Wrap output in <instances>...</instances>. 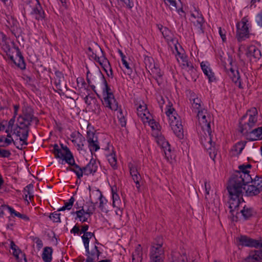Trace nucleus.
<instances>
[{"mask_svg":"<svg viewBox=\"0 0 262 262\" xmlns=\"http://www.w3.org/2000/svg\"><path fill=\"white\" fill-rule=\"evenodd\" d=\"M201 69L203 73L207 77L210 82L215 80L214 73L212 72L210 65L208 61H204L200 63Z\"/></svg>","mask_w":262,"mask_h":262,"instance_id":"dca6fc26","label":"nucleus"},{"mask_svg":"<svg viewBox=\"0 0 262 262\" xmlns=\"http://www.w3.org/2000/svg\"><path fill=\"white\" fill-rule=\"evenodd\" d=\"M246 142L240 141L236 143L232 148V150L235 151L237 155H239L246 145Z\"/></svg>","mask_w":262,"mask_h":262,"instance_id":"72a5a7b5","label":"nucleus"},{"mask_svg":"<svg viewBox=\"0 0 262 262\" xmlns=\"http://www.w3.org/2000/svg\"><path fill=\"white\" fill-rule=\"evenodd\" d=\"M258 112L255 107L249 110L239 121L240 132L243 135H248L257 121Z\"/></svg>","mask_w":262,"mask_h":262,"instance_id":"7ed1b4c3","label":"nucleus"},{"mask_svg":"<svg viewBox=\"0 0 262 262\" xmlns=\"http://www.w3.org/2000/svg\"><path fill=\"white\" fill-rule=\"evenodd\" d=\"M186 95L187 98L191 104V108L192 112L196 113V103L195 102V100L196 99L195 93L189 90L186 91Z\"/></svg>","mask_w":262,"mask_h":262,"instance_id":"aec40b11","label":"nucleus"},{"mask_svg":"<svg viewBox=\"0 0 262 262\" xmlns=\"http://www.w3.org/2000/svg\"><path fill=\"white\" fill-rule=\"evenodd\" d=\"M34 241H35V243L38 248H41L42 247L43 243L42 241L39 238L37 237H35L34 239Z\"/></svg>","mask_w":262,"mask_h":262,"instance_id":"e2e57ef3","label":"nucleus"},{"mask_svg":"<svg viewBox=\"0 0 262 262\" xmlns=\"http://www.w3.org/2000/svg\"><path fill=\"white\" fill-rule=\"evenodd\" d=\"M247 21V19L244 17L241 21L237 24L236 37L238 41H242L249 37V32Z\"/></svg>","mask_w":262,"mask_h":262,"instance_id":"9d476101","label":"nucleus"},{"mask_svg":"<svg viewBox=\"0 0 262 262\" xmlns=\"http://www.w3.org/2000/svg\"><path fill=\"white\" fill-rule=\"evenodd\" d=\"M251 168L250 164L239 165L238 166L239 170L236 171L229 181L227 190L229 195L228 201L229 212L233 221H237V215L239 213V206L244 201L243 186L248 184L252 180L248 170Z\"/></svg>","mask_w":262,"mask_h":262,"instance_id":"f257e3e1","label":"nucleus"},{"mask_svg":"<svg viewBox=\"0 0 262 262\" xmlns=\"http://www.w3.org/2000/svg\"><path fill=\"white\" fill-rule=\"evenodd\" d=\"M75 198L73 196H72L69 200L68 202L64 203V206L66 208L67 210H70L75 202Z\"/></svg>","mask_w":262,"mask_h":262,"instance_id":"09e8293b","label":"nucleus"},{"mask_svg":"<svg viewBox=\"0 0 262 262\" xmlns=\"http://www.w3.org/2000/svg\"><path fill=\"white\" fill-rule=\"evenodd\" d=\"M132 177L133 180H134V182L136 184L137 188L138 190H139L140 187L139 182H140V180L141 179V177L140 174H139V173H138V174L133 175V176H132Z\"/></svg>","mask_w":262,"mask_h":262,"instance_id":"a18cd8bd","label":"nucleus"},{"mask_svg":"<svg viewBox=\"0 0 262 262\" xmlns=\"http://www.w3.org/2000/svg\"><path fill=\"white\" fill-rule=\"evenodd\" d=\"M11 154L10 150L2 149V158H9L11 156Z\"/></svg>","mask_w":262,"mask_h":262,"instance_id":"bf43d9fd","label":"nucleus"},{"mask_svg":"<svg viewBox=\"0 0 262 262\" xmlns=\"http://www.w3.org/2000/svg\"><path fill=\"white\" fill-rule=\"evenodd\" d=\"M97 78H100L103 84L104 88L103 89L102 95L103 96V100L102 101L103 104L105 107H108L112 111H116L118 108V103L114 98L113 93L111 92V90L108 86L107 82L101 72L99 75L96 76Z\"/></svg>","mask_w":262,"mask_h":262,"instance_id":"20e7f679","label":"nucleus"},{"mask_svg":"<svg viewBox=\"0 0 262 262\" xmlns=\"http://www.w3.org/2000/svg\"><path fill=\"white\" fill-rule=\"evenodd\" d=\"M6 210H8L11 213V215H14L15 216H17L18 212L16 211L13 208L9 206V205H6Z\"/></svg>","mask_w":262,"mask_h":262,"instance_id":"052dcab7","label":"nucleus"},{"mask_svg":"<svg viewBox=\"0 0 262 262\" xmlns=\"http://www.w3.org/2000/svg\"><path fill=\"white\" fill-rule=\"evenodd\" d=\"M53 149L52 153L54 155L55 158L56 159H60L65 161V158L67 157L66 152H62L61 149L59 148L57 144H55L53 145Z\"/></svg>","mask_w":262,"mask_h":262,"instance_id":"bb28decb","label":"nucleus"},{"mask_svg":"<svg viewBox=\"0 0 262 262\" xmlns=\"http://www.w3.org/2000/svg\"><path fill=\"white\" fill-rule=\"evenodd\" d=\"M101 253L98 250V247L95 246L94 248L93 249L91 252L89 251V253H87L88 257L85 262H94L97 261V262H111L110 259H101L99 260V256Z\"/></svg>","mask_w":262,"mask_h":262,"instance_id":"f8f14e48","label":"nucleus"},{"mask_svg":"<svg viewBox=\"0 0 262 262\" xmlns=\"http://www.w3.org/2000/svg\"><path fill=\"white\" fill-rule=\"evenodd\" d=\"M89 225H84L81 226V229L79 233V234H81L82 233L85 234L86 232H87L88 230L89 229Z\"/></svg>","mask_w":262,"mask_h":262,"instance_id":"338daca9","label":"nucleus"},{"mask_svg":"<svg viewBox=\"0 0 262 262\" xmlns=\"http://www.w3.org/2000/svg\"><path fill=\"white\" fill-rule=\"evenodd\" d=\"M204 132L205 136L201 137V143L208 151L211 159L214 160L217 155V149L215 147V143L212 142L211 128L209 130Z\"/></svg>","mask_w":262,"mask_h":262,"instance_id":"0eeeda50","label":"nucleus"},{"mask_svg":"<svg viewBox=\"0 0 262 262\" xmlns=\"http://www.w3.org/2000/svg\"><path fill=\"white\" fill-rule=\"evenodd\" d=\"M17 217H18L25 221H29L30 220L29 217L25 214H21L19 212L18 213Z\"/></svg>","mask_w":262,"mask_h":262,"instance_id":"774afa93","label":"nucleus"},{"mask_svg":"<svg viewBox=\"0 0 262 262\" xmlns=\"http://www.w3.org/2000/svg\"><path fill=\"white\" fill-rule=\"evenodd\" d=\"M204 188L205 190V199H207V195L209 194V191L211 189V186L209 182L205 180L204 182Z\"/></svg>","mask_w":262,"mask_h":262,"instance_id":"3c124183","label":"nucleus"},{"mask_svg":"<svg viewBox=\"0 0 262 262\" xmlns=\"http://www.w3.org/2000/svg\"><path fill=\"white\" fill-rule=\"evenodd\" d=\"M63 79H55V84L56 88L58 91H61L63 88V83L61 84V81Z\"/></svg>","mask_w":262,"mask_h":262,"instance_id":"8fccbe9b","label":"nucleus"},{"mask_svg":"<svg viewBox=\"0 0 262 262\" xmlns=\"http://www.w3.org/2000/svg\"><path fill=\"white\" fill-rule=\"evenodd\" d=\"M81 238L83 242L84 246L85 247L86 251L87 253H89V244L90 238H89L88 237H85L84 235H82L81 236Z\"/></svg>","mask_w":262,"mask_h":262,"instance_id":"864d4df0","label":"nucleus"},{"mask_svg":"<svg viewBox=\"0 0 262 262\" xmlns=\"http://www.w3.org/2000/svg\"><path fill=\"white\" fill-rule=\"evenodd\" d=\"M145 68L149 71L155 65L154 59L149 56H145L144 60Z\"/></svg>","mask_w":262,"mask_h":262,"instance_id":"c9c22d12","label":"nucleus"},{"mask_svg":"<svg viewBox=\"0 0 262 262\" xmlns=\"http://www.w3.org/2000/svg\"><path fill=\"white\" fill-rule=\"evenodd\" d=\"M120 115L118 116L119 121L122 127H125L126 125V120L124 116L123 115L122 111L120 110L119 111Z\"/></svg>","mask_w":262,"mask_h":262,"instance_id":"de8ad7c7","label":"nucleus"},{"mask_svg":"<svg viewBox=\"0 0 262 262\" xmlns=\"http://www.w3.org/2000/svg\"><path fill=\"white\" fill-rule=\"evenodd\" d=\"M98 166L95 160L91 159L87 165L82 167L83 174L86 176L90 174L94 175L97 171Z\"/></svg>","mask_w":262,"mask_h":262,"instance_id":"2eb2a0df","label":"nucleus"},{"mask_svg":"<svg viewBox=\"0 0 262 262\" xmlns=\"http://www.w3.org/2000/svg\"><path fill=\"white\" fill-rule=\"evenodd\" d=\"M93 104V110L95 113L99 114L100 113L101 110H100V106L97 100L96 99V104Z\"/></svg>","mask_w":262,"mask_h":262,"instance_id":"13d9d810","label":"nucleus"},{"mask_svg":"<svg viewBox=\"0 0 262 262\" xmlns=\"http://www.w3.org/2000/svg\"><path fill=\"white\" fill-rule=\"evenodd\" d=\"M246 55L250 59L253 58L255 60L260 59L261 56L260 51L255 46H249L247 49Z\"/></svg>","mask_w":262,"mask_h":262,"instance_id":"f3484780","label":"nucleus"},{"mask_svg":"<svg viewBox=\"0 0 262 262\" xmlns=\"http://www.w3.org/2000/svg\"><path fill=\"white\" fill-rule=\"evenodd\" d=\"M112 151L108 156V161L111 166L115 169L117 168V158L114 151L112 150Z\"/></svg>","mask_w":262,"mask_h":262,"instance_id":"f704fd0d","label":"nucleus"},{"mask_svg":"<svg viewBox=\"0 0 262 262\" xmlns=\"http://www.w3.org/2000/svg\"><path fill=\"white\" fill-rule=\"evenodd\" d=\"M248 134L252 140L262 139V126L252 129Z\"/></svg>","mask_w":262,"mask_h":262,"instance_id":"cd10ccee","label":"nucleus"},{"mask_svg":"<svg viewBox=\"0 0 262 262\" xmlns=\"http://www.w3.org/2000/svg\"><path fill=\"white\" fill-rule=\"evenodd\" d=\"M166 115L169 119V125L176 136L182 139L184 137L183 128L180 118L176 113L173 108H169L166 112Z\"/></svg>","mask_w":262,"mask_h":262,"instance_id":"39448f33","label":"nucleus"},{"mask_svg":"<svg viewBox=\"0 0 262 262\" xmlns=\"http://www.w3.org/2000/svg\"><path fill=\"white\" fill-rule=\"evenodd\" d=\"M246 184L245 186H243V190L246 191V195L248 196H254L258 194L261 191L259 188L256 186V185L252 183L251 185H247L246 187Z\"/></svg>","mask_w":262,"mask_h":262,"instance_id":"a211bd4d","label":"nucleus"},{"mask_svg":"<svg viewBox=\"0 0 262 262\" xmlns=\"http://www.w3.org/2000/svg\"><path fill=\"white\" fill-rule=\"evenodd\" d=\"M103 195L101 193H100L98 199L100 201L99 207L101 209L102 211H104V205H103V201L102 200Z\"/></svg>","mask_w":262,"mask_h":262,"instance_id":"680f3d73","label":"nucleus"},{"mask_svg":"<svg viewBox=\"0 0 262 262\" xmlns=\"http://www.w3.org/2000/svg\"><path fill=\"white\" fill-rule=\"evenodd\" d=\"M206 26V23L202 16V14L200 13L198 11V28L200 29L202 33H204V29Z\"/></svg>","mask_w":262,"mask_h":262,"instance_id":"2f4dec72","label":"nucleus"},{"mask_svg":"<svg viewBox=\"0 0 262 262\" xmlns=\"http://www.w3.org/2000/svg\"><path fill=\"white\" fill-rule=\"evenodd\" d=\"M149 125L150 126L152 129H156L158 131V133L157 134V138L159 137V134H161L160 131L161 129V126L160 124L156 122L154 119H150L149 121Z\"/></svg>","mask_w":262,"mask_h":262,"instance_id":"e433bc0d","label":"nucleus"},{"mask_svg":"<svg viewBox=\"0 0 262 262\" xmlns=\"http://www.w3.org/2000/svg\"><path fill=\"white\" fill-rule=\"evenodd\" d=\"M34 121L35 124L39 123L38 118L34 116L33 108L28 105L22 107V114L17 118V123L15 128L19 129H30L29 127L31 123Z\"/></svg>","mask_w":262,"mask_h":262,"instance_id":"f03ea898","label":"nucleus"},{"mask_svg":"<svg viewBox=\"0 0 262 262\" xmlns=\"http://www.w3.org/2000/svg\"><path fill=\"white\" fill-rule=\"evenodd\" d=\"M122 60V63L124 65V67L126 69V70H127V74L128 75H130L132 72V68L129 67V63L127 62V61H126V60L125 59H123Z\"/></svg>","mask_w":262,"mask_h":262,"instance_id":"5fc2aeb1","label":"nucleus"},{"mask_svg":"<svg viewBox=\"0 0 262 262\" xmlns=\"http://www.w3.org/2000/svg\"><path fill=\"white\" fill-rule=\"evenodd\" d=\"M219 33L223 42L226 41V31L225 29H222L221 27L219 28Z\"/></svg>","mask_w":262,"mask_h":262,"instance_id":"603ef678","label":"nucleus"},{"mask_svg":"<svg viewBox=\"0 0 262 262\" xmlns=\"http://www.w3.org/2000/svg\"><path fill=\"white\" fill-rule=\"evenodd\" d=\"M60 145L61 146L60 149H62L64 152H66V154L67 155L65 160L67 159V158H70L71 156H73L70 149L67 146H64L62 143Z\"/></svg>","mask_w":262,"mask_h":262,"instance_id":"49530a36","label":"nucleus"},{"mask_svg":"<svg viewBox=\"0 0 262 262\" xmlns=\"http://www.w3.org/2000/svg\"><path fill=\"white\" fill-rule=\"evenodd\" d=\"M18 128H15L14 129V134H16L17 137H19L20 141L23 142L21 145H28L27 140L30 129H19V130H18Z\"/></svg>","mask_w":262,"mask_h":262,"instance_id":"6ab92c4d","label":"nucleus"},{"mask_svg":"<svg viewBox=\"0 0 262 262\" xmlns=\"http://www.w3.org/2000/svg\"><path fill=\"white\" fill-rule=\"evenodd\" d=\"M238 246L258 248L262 247V241L256 240L246 235H241L236 238Z\"/></svg>","mask_w":262,"mask_h":262,"instance_id":"1a4fd4ad","label":"nucleus"},{"mask_svg":"<svg viewBox=\"0 0 262 262\" xmlns=\"http://www.w3.org/2000/svg\"><path fill=\"white\" fill-rule=\"evenodd\" d=\"M229 76L231 77L233 82L235 83H238L239 88H242L241 84V80L239 76V73L238 70L234 71L233 68H230Z\"/></svg>","mask_w":262,"mask_h":262,"instance_id":"a878e982","label":"nucleus"},{"mask_svg":"<svg viewBox=\"0 0 262 262\" xmlns=\"http://www.w3.org/2000/svg\"><path fill=\"white\" fill-rule=\"evenodd\" d=\"M58 211H55L50 214L49 217L55 223H60V213H58Z\"/></svg>","mask_w":262,"mask_h":262,"instance_id":"79ce46f5","label":"nucleus"},{"mask_svg":"<svg viewBox=\"0 0 262 262\" xmlns=\"http://www.w3.org/2000/svg\"><path fill=\"white\" fill-rule=\"evenodd\" d=\"M262 248V247H259ZM254 260L255 261L262 262V250H252L249 254L246 260Z\"/></svg>","mask_w":262,"mask_h":262,"instance_id":"b1692460","label":"nucleus"},{"mask_svg":"<svg viewBox=\"0 0 262 262\" xmlns=\"http://www.w3.org/2000/svg\"><path fill=\"white\" fill-rule=\"evenodd\" d=\"M30 2L34 5L31 14L34 15L36 19L38 20H43L45 18V13L39 1L31 0Z\"/></svg>","mask_w":262,"mask_h":262,"instance_id":"9b49d317","label":"nucleus"},{"mask_svg":"<svg viewBox=\"0 0 262 262\" xmlns=\"http://www.w3.org/2000/svg\"><path fill=\"white\" fill-rule=\"evenodd\" d=\"M150 70L154 74V77L156 80L158 79V78H161L163 75L160 69L158 66H156V64Z\"/></svg>","mask_w":262,"mask_h":262,"instance_id":"58836bf2","label":"nucleus"},{"mask_svg":"<svg viewBox=\"0 0 262 262\" xmlns=\"http://www.w3.org/2000/svg\"><path fill=\"white\" fill-rule=\"evenodd\" d=\"M86 138H87L88 142H89V139H93V140H95L94 139L95 134L93 132H91L90 130L87 131Z\"/></svg>","mask_w":262,"mask_h":262,"instance_id":"0e129e2a","label":"nucleus"},{"mask_svg":"<svg viewBox=\"0 0 262 262\" xmlns=\"http://www.w3.org/2000/svg\"><path fill=\"white\" fill-rule=\"evenodd\" d=\"M17 56L18 59L17 62H16V64H15L20 69H25L26 68V63L21 53L19 52L18 55H17Z\"/></svg>","mask_w":262,"mask_h":262,"instance_id":"4c0bfd02","label":"nucleus"},{"mask_svg":"<svg viewBox=\"0 0 262 262\" xmlns=\"http://www.w3.org/2000/svg\"><path fill=\"white\" fill-rule=\"evenodd\" d=\"M161 33L165 38L168 39V37H169L171 32L167 28L164 27Z\"/></svg>","mask_w":262,"mask_h":262,"instance_id":"6e6d98bb","label":"nucleus"},{"mask_svg":"<svg viewBox=\"0 0 262 262\" xmlns=\"http://www.w3.org/2000/svg\"><path fill=\"white\" fill-rule=\"evenodd\" d=\"M96 139L93 140V139H89L88 144H89V148L90 150L91 151L92 154L94 151H96L100 148V146L97 139V138H95Z\"/></svg>","mask_w":262,"mask_h":262,"instance_id":"7c9ffc66","label":"nucleus"},{"mask_svg":"<svg viewBox=\"0 0 262 262\" xmlns=\"http://www.w3.org/2000/svg\"><path fill=\"white\" fill-rule=\"evenodd\" d=\"M76 214L77 217H80V216H83L86 214L85 210H84L83 207L82 206L81 207V209L79 210L76 211V212H72V214Z\"/></svg>","mask_w":262,"mask_h":262,"instance_id":"4d7b16f0","label":"nucleus"},{"mask_svg":"<svg viewBox=\"0 0 262 262\" xmlns=\"http://www.w3.org/2000/svg\"><path fill=\"white\" fill-rule=\"evenodd\" d=\"M65 161L69 165L73 167V172L76 174L77 178L80 179L83 177V170L82 167H80L75 163L74 156H72L70 158H67Z\"/></svg>","mask_w":262,"mask_h":262,"instance_id":"ddd939ff","label":"nucleus"},{"mask_svg":"<svg viewBox=\"0 0 262 262\" xmlns=\"http://www.w3.org/2000/svg\"><path fill=\"white\" fill-rule=\"evenodd\" d=\"M245 219L247 220L253 216L254 212L252 208L244 206L243 209L240 211Z\"/></svg>","mask_w":262,"mask_h":262,"instance_id":"473e14b6","label":"nucleus"},{"mask_svg":"<svg viewBox=\"0 0 262 262\" xmlns=\"http://www.w3.org/2000/svg\"><path fill=\"white\" fill-rule=\"evenodd\" d=\"M52 252L53 249L51 247H46L44 248L42 254V258L44 262H51Z\"/></svg>","mask_w":262,"mask_h":262,"instance_id":"c85d7f7f","label":"nucleus"},{"mask_svg":"<svg viewBox=\"0 0 262 262\" xmlns=\"http://www.w3.org/2000/svg\"><path fill=\"white\" fill-rule=\"evenodd\" d=\"M96 98L93 95H88L84 98V102L88 105H91L92 104H96Z\"/></svg>","mask_w":262,"mask_h":262,"instance_id":"ea45409f","label":"nucleus"},{"mask_svg":"<svg viewBox=\"0 0 262 262\" xmlns=\"http://www.w3.org/2000/svg\"><path fill=\"white\" fill-rule=\"evenodd\" d=\"M72 142L75 144H76L78 150H84L85 139L84 137L79 132L77 133V138L75 139H73Z\"/></svg>","mask_w":262,"mask_h":262,"instance_id":"412c9836","label":"nucleus"},{"mask_svg":"<svg viewBox=\"0 0 262 262\" xmlns=\"http://www.w3.org/2000/svg\"><path fill=\"white\" fill-rule=\"evenodd\" d=\"M10 247L13 251V255L16 258L17 262H20L23 260H24L25 262L27 261L25 254L18 248L13 241L11 242Z\"/></svg>","mask_w":262,"mask_h":262,"instance_id":"4468645a","label":"nucleus"},{"mask_svg":"<svg viewBox=\"0 0 262 262\" xmlns=\"http://www.w3.org/2000/svg\"><path fill=\"white\" fill-rule=\"evenodd\" d=\"M142 255V248L140 244H138L132 254L133 261L142 262L143 260Z\"/></svg>","mask_w":262,"mask_h":262,"instance_id":"4be33fe9","label":"nucleus"},{"mask_svg":"<svg viewBox=\"0 0 262 262\" xmlns=\"http://www.w3.org/2000/svg\"><path fill=\"white\" fill-rule=\"evenodd\" d=\"M250 182L256 185L260 190L262 191V176H255L254 179H252V180Z\"/></svg>","mask_w":262,"mask_h":262,"instance_id":"a19ab883","label":"nucleus"},{"mask_svg":"<svg viewBox=\"0 0 262 262\" xmlns=\"http://www.w3.org/2000/svg\"><path fill=\"white\" fill-rule=\"evenodd\" d=\"M33 184L31 183L26 186L24 189L23 191L25 192H26L27 193V194H25L24 196V199L25 201L27 202L28 204H29V202L27 200L28 195H29V198L30 200H31V199H33L34 198V195L32 192V190H33Z\"/></svg>","mask_w":262,"mask_h":262,"instance_id":"c756f323","label":"nucleus"},{"mask_svg":"<svg viewBox=\"0 0 262 262\" xmlns=\"http://www.w3.org/2000/svg\"><path fill=\"white\" fill-rule=\"evenodd\" d=\"M257 23L259 26L262 27V11L257 15Z\"/></svg>","mask_w":262,"mask_h":262,"instance_id":"69168bd1","label":"nucleus"},{"mask_svg":"<svg viewBox=\"0 0 262 262\" xmlns=\"http://www.w3.org/2000/svg\"><path fill=\"white\" fill-rule=\"evenodd\" d=\"M99 50L101 52V56H98L96 54H95L94 58L96 62H98L102 67L104 68L105 67H106L107 64L110 65V62L108 59L105 57L104 53L102 49L100 48Z\"/></svg>","mask_w":262,"mask_h":262,"instance_id":"393cba45","label":"nucleus"},{"mask_svg":"<svg viewBox=\"0 0 262 262\" xmlns=\"http://www.w3.org/2000/svg\"><path fill=\"white\" fill-rule=\"evenodd\" d=\"M151 262H163L165 259L163 239L158 237L151 244L149 253Z\"/></svg>","mask_w":262,"mask_h":262,"instance_id":"423d86ee","label":"nucleus"},{"mask_svg":"<svg viewBox=\"0 0 262 262\" xmlns=\"http://www.w3.org/2000/svg\"><path fill=\"white\" fill-rule=\"evenodd\" d=\"M165 4L169 6L171 10H177V3L176 1L173 0H163Z\"/></svg>","mask_w":262,"mask_h":262,"instance_id":"c03bdc74","label":"nucleus"},{"mask_svg":"<svg viewBox=\"0 0 262 262\" xmlns=\"http://www.w3.org/2000/svg\"><path fill=\"white\" fill-rule=\"evenodd\" d=\"M157 141L158 144L161 146L164 149L166 156L168 157L167 151L169 153L171 152L170 145L169 142L165 141L164 137L161 135L158 137V140Z\"/></svg>","mask_w":262,"mask_h":262,"instance_id":"5701e85b","label":"nucleus"},{"mask_svg":"<svg viewBox=\"0 0 262 262\" xmlns=\"http://www.w3.org/2000/svg\"><path fill=\"white\" fill-rule=\"evenodd\" d=\"M198 120L203 132L209 130L210 118L207 110L202 108L201 102L198 103Z\"/></svg>","mask_w":262,"mask_h":262,"instance_id":"6e6552de","label":"nucleus"},{"mask_svg":"<svg viewBox=\"0 0 262 262\" xmlns=\"http://www.w3.org/2000/svg\"><path fill=\"white\" fill-rule=\"evenodd\" d=\"M128 166L129 169V172L131 176H133V175L138 174V173H139L137 166L136 164L132 163H129Z\"/></svg>","mask_w":262,"mask_h":262,"instance_id":"37998d69","label":"nucleus"}]
</instances>
